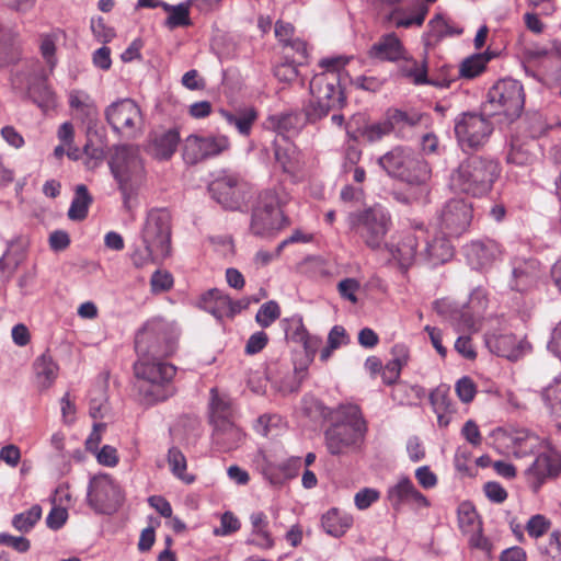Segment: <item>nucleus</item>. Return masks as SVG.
Instances as JSON below:
<instances>
[{
    "label": "nucleus",
    "instance_id": "nucleus-1",
    "mask_svg": "<svg viewBox=\"0 0 561 561\" xmlns=\"http://www.w3.org/2000/svg\"><path fill=\"white\" fill-rule=\"evenodd\" d=\"M176 335L162 320L147 323L137 333L135 348L139 359L134 364L138 379V392L144 403L154 404L172 397L175 389L172 380L176 367L160 360L175 351Z\"/></svg>",
    "mask_w": 561,
    "mask_h": 561
},
{
    "label": "nucleus",
    "instance_id": "nucleus-2",
    "mask_svg": "<svg viewBox=\"0 0 561 561\" xmlns=\"http://www.w3.org/2000/svg\"><path fill=\"white\" fill-rule=\"evenodd\" d=\"M141 247L131 255L136 267L158 263L171 253V217L167 210L154 209L148 213L141 231Z\"/></svg>",
    "mask_w": 561,
    "mask_h": 561
},
{
    "label": "nucleus",
    "instance_id": "nucleus-3",
    "mask_svg": "<svg viewBox=\"0 0 561 561\" xmlns=\"http://www.w3.org/2000/svg\"><path fill=\"white\" fill-rule=\"evenodd\" d=\"M337 420L324 433L325 446L331 455H346L359 448L367 432V423L355 404L340 405Z\"/></svg>",
    "mask_w": 561,
    "mask_h": 561
},
{
    "label": "nucleus",
    "instance_id": "nucleus-4",
    "mask_svg": "<svg viewBox=\"0 0 561 561\" xmlns=\"http://www.w3.org/2000/svg\"><path fill=\"white\" fill-rule=\"evenodd\" d=\"M500 174L496 161L479 156L462 161L451 174V186L472 196H482L491 191Z\"/></svg>",
    "mask_w": 561,
    "mask_h": 561
},
{
    "label": "nucleus",
    "instance_id": "nucleus-5",
    "mask_svg": "<svg viewBox=\"0 0 561 561\" xmlns=\"http://www.w3.org/2000/svg\"><path fill=\"white\" fill-rule=\"evenodd\" d=\"M346 221L350 230L374 251L382 248L392 226L390 213L379 204L348 213Z\"/></svg>",
    "mask_w": 561,
    "mask_h": 561
},
{
    "label": "nucleus",
    "instance_id": "nucleus-6",
    "mask_svg": "<svg viewBox=\"0 0 561 561\" xmlns=\"http://www.w3.org/2000/svg\"><path fill=\"white\" fill-rule=\"evenodd\" d=\"M309 89L311 99L306 106V117L309 122L321 119L331 110L341 108L346 102L336 71L314 75Z\"/></svg>",
    "mask_w": 561,
    "mask_h": 561
},
{
    "label": "nucleus",
    "instance_id": "nucleus-7",
    "mask_svg": "<svg viewBox=\"0 0 561 561\" xmlns=\"http://www.w3.org/2000/svg\"><path fill=\"white\" fill-rule=\"evenodd\" d=\"M110 168L118 183L124 202L127 203L146 180L144 161L138 148L128 145L116 147Z\"/></svg>",
    "mask_w": 561,
    "mask_h": 561
},
{
    "label": "nucleus",
    "instance_id": "nucleus-8",
    "mask_svg": "<svg viewBox=\"0 0 561 561\" xmlns=\"http://www.w3.org/2000/svg\"><path fill=\"white\" fill-rule=\"evenodd\" d=\"M455 135L462 151H478L489 141L494 126L492 121L477 112H465L455 118Z\"/></svg>",
    "mask_w": 561,
    "mask_h": 561
},
{
    "label": "nucleus",
    "instance_id": "nucleus-9",
    "mask_svg": "<svg viewBox=\"0 0 561 561\" xmlns=\"http://www.w3.org/2000/svg\"><path fill=\"white\" fill-rule=\"evenodd\" d=\"M123 500L121 488L108 474H99L91 478L87 501L95 513L111 515L121 507Z\"/></svg>",
    "mask_w": 561,
    "mask_h": 561
},
{
    "label": "nucleus",
    "instance_id": "nucleus-10",
    "mask_svg": "<svg viewBox=\"0 0 561 561\" xmlns=\"http://www.w3.org/2000/svg\"><path fill=\"white\" fill-rule=\"evenodd\" d=\"M105 118L116 134L127 138H135L141 130V111L131 99H123L108 105Z\"/></svg>",
    "mask_w": 561,
    "mask_h": 561
},
{
    "label": "nucleus",
    "instance_id": "nucleus-11",
    "mask_svg": "<svg viewBox=\"0 0 561 561\" xmlns=\"http://www.w3.org/2000/svg\"><path fill=\"white\" fill-rule=\"evenodd\" d=\"M213 198L229 210L241 209L245 204L250 186L242 178L233 173H225L209 185Z\"/></svg>",
    "mask_w": 561,
    "mask_h": 561
},
{
    "label": "nucleus",
    "instance_id": "nucleus-12",
    "mask_svg": "<svg viewBox=\"0 0 561 561\" xmlns=\"http://www.w3.org/2000/svg\"><path fill=\"white\" fill-rule=\"evenodd\" d=\"M491 103L501 107V113L511 119L518 117L524 108L525 94L522 83L507 78L497 81L489 92Z\"/></svg>",
    "mask_w": 561,
    "mask_h": 561
},
{
    "label": "nucleus",
    "instance_id": "nucleus-13",
    "mask_svg": "<svg viewBox=\"0 0 561 561\" xmlns=\"http://www.w3.org/2000/svg\"><path fill=\"white\" fill-rule=\"evenodd\" d=\"M472 220V206L460 198L445 203L437 216L438 227L444 234L459 236L463 233Z\"/></svg>",
    "mask_w": 561,
    "mask_h": 561
},
{
    "label": "nucleus",
    "instance_id": "nucleus-14",
    "mask_svg": "<svg viewBox=\"0 0 561 561\" xmlns=\"http://www.w3.org/2000/svg\"><path fill=\"white\" fill-rule=\"evenodd\" d=\"M229 146V138L224 135L215 137L191 135L185 139L183 158L186 163L196 164L204 159L221 153Z\"/></svg>",
    "mask_w": 561,
    "mask_h": 561
},
{
    "label": "nucleus",
    "instance_id": "nucleus-15",
    "mask_svg": "<svg viewBox=\"0 0 561 561\" xmlns=\"http://www.w3.org/2000/svg\"><path fill=\"white\" fill-rule=\"evenodd\" d=\"M560 471L561 453L550 449L549 453L537 456L525 474L529 486L538 492L547 479L557 477Z\"/></svg>",
    "mask_w": 561,
    "mask_h": 561
},
{
    "label": "nucleus",
    "instance_id": "nucleus-16",
    "mask_svg": "<svg viewBox=\"0 0 561 561\" xmlns=\"http://www.w3.org/2000/svg\"><path fill=\"white\" fill-rule=\"evenodd\" d=\"M387 500L396 511H399L403 505H410L414 508L430 506V501L415 488L412 480L408 477H400L393 485L388 488Z\"/></svg>",
    "mask_w": 561,
    "mask_h": 561
},
{
    "label": "nucleus",
    "instance_id": "nucleus-17",
    "mask_svg": "<svg viewBox=\"0 0 561 561\" xmlns=\"http://www.w3.org/2000/svg\"><path fill=\"white\" fill-rule=\"evenodd\" d=\"M511 265L512 276L508 285L512 290L525 293L536 285L541 274V266L538 260L533 257H514Z\"/></svg>",
    "mask_w": 561,
    "mask_h": 561
},
{
    "label": "nucleus",
    "instance_id": "nucleus-18",
    "mask_svg": "<svg viewBox=\"0 0 561 561\" xmlns=\"http://www.w3.org/2000/svg\"><path fill=\"white\" fill-rule=\"evenodd\" d=\"M502 256L497 242L491 239L471 241L466 245V257L474 270H486Z\"/></svg>",
    "mask_w": 561,
    "mask_h": 561
},
{
    "label": "nucleus",
    "instance_id": "nucleus-19",
    "mask_svg": "<svg viewBox=\"0 0 561 561\" xmlns=\"http://www.w3.org/2000/svg\"><path fill=\"white\" fill-rule=\"evenodd\" d=\"M274 157L277 163L282 167L284 173L288 174L294 182L298 181V173L301 169V153L298 148L291 142L288 136L275 138Z\"/></svg>",
    "mask_w": 561,
    "mask_h": 561
},
{
    "label": "nucleus",
    "instance_id": "nucleus-20",
    "mask_svg": "<svg viewBox=\"0 0 561 561\" xmlns=\"http://www.w3.org/2000/svg\"><path fill=\"white\" fill-rule=\"evenodd\" d=\"M424 239V225L419 224L414 227L413 231L407 232L396 250L392 252L393 257L397 259L402 267H409L414 261H420L422 240Z\"/></svg>",
    "mask_w": 561,
    "mask_h": 561
},
{
    "label": "nucleus",
    "instance_id": "nucleus-21",
    "mask_svg": "<svg viewBox=\"0 0 561 561\" xmlns=\"http://www.w3.org/2000/svg\"><path fill=\"white\" fill-rule=\"evenodd\" d=\"M454 255L450 242L445 237L430 238L427 230L424 228V239L420 254V262L431 266H437L449 261Z\"/></svg>",
    "mask_w": 561,
    "mask_h": 561
},
{
    "label": "nucleus",
    "instance_id": "nucleus-22",
    "mask_svg": "<svg viewBox=\"0 0 561 561\" xmlns=\"http://www.w3.org/2000/svg\"><path fill=\"white\" fill-rule=\"evenodd\" d=\"M370 59L396 62L404 58L407 50L394 33L382 35L367 51Z\"/></svg>",
    "mask_w": 561,
    "mask_h": 561
},
{
    "label": "nucleus",
    "instance_id": "nucleus-23",
    "mask_svg": "<svg viewBox=\"0 0 561 561\" xmlns=\"http://www.w3.org/2000/svg\"><path fill=\"white\" fill-rule=\"evenodd\" d=\"M415 152L407 147H394L383 156L379 157L378 164L392 178H398L403 181V178L409 176L407 168Z\"/></svg>",
    "mask_w": 561,
    "mask_h": 561
},
{
    "label": "nucleus",
    "instance_id": "nucleus-24",
    "mask_svg": "<svg viewBox=\"0 0 561 561\" xmlns=\"http://www.w3.org/2000/svg\"><path fill=\"white\" fill-rule=\"evenodd\" d=\"M243 433L231 420L220 421L218 424H214L213 430V443L214 445L222 450L230 451L240 446L243 439Z\"/></svg>",
    "mask_w": 561,
    "mask_h": 561
},
{
    "label": "nucleus",
    "instance_id": "nucleus-25",
    "mask_svg": "<svg viewBox=\"0 0 561 561\" xmlns=\"http://www.w3.org/2000/svg\"><path fill=\"white\" fill-rule=\"evenodd\" d=\"M430 402L437 416L438 426L447 427L456 412L455 403L449 396V389L444 385L437 387L430 393Z\"/></svg>",
    "mask_w": 561,
    "mask_h": 561
},
{
    "label": "nucleus",
    "instance_id": "nucleus-26",
    "mask_svg": "<svg viewBox=\"0 0 561 561\" xmlns=\"http://www.w3.org/2000/svg\"><path fill=\"white\" fill-rule=\"evenodd\" d=\"M180 141L179 131L169 129L152 135L149 144V152L159 160L170 159L175 152Z\"/></svg>",
    "mask_w": 561,
    "mask_h": 561
},
{
    "label": "nucleus",
    "instance_id": "nucleus-27",
    "mask_svg": "<svg viewBox=\"0 0 561 561\" xmlns=\"http://www.w3.org/2000/svg\"><path fill=\"white\" fill-rule=\"evenodd\" d=\"M285 224L283 213L254 208L252 213L251 230L255 236L264 237L274 230L280 229Z\"/></svg>",
    "mask_w": 561,
    "mask_h": 561
},
{
    "label": "nucleus",
    "instance_id": "nucleus-28",
    "mask_svg": "<svg viewBox=\"0 0 561 561\" xmlns=\"http://www.w3.org/2000/svg\"><path fill=\"white\" fill-rule=\"evenodd\" d=\"M252 526L248 543L254 545L261 549H271L274 546V539L268 529V520L264 513L254 512L250 516Z\"/></svg>",
    "mask_w": 561,
    "mask_h": 561
},
{
    "label": "nucleus",
    "instance_id": "nucleus-29",
    "mask_svg": "<svg viewBox=\"0 0 561 561\" xmlns=\"http://www.w3.org/2000/svg\"><path fill=\"white\" fill-rule=\"evenodd\" d=\"M413 162L409 163L407 168V172L409 178H403V181L409 185H415L421 187V192L427 194L428 186L427 183L432 176V170L426 160H424L420 154L414 153L412 159Z\"/></svg>",
    "mask_w": 561,
    "mask_h": 561
},
{
    "label": "nucleus",
    "instance_id": "nucleus-30",
    "mask_svg": "<svg viewBox=\"0 0 561 561\" xmlns=\"http://www.w3.org/2000/svg\"><path fill=\"white\" fill-rule=\"evenodd\" d=\"M21 41L19 34L8 31L0 36V67L16 64L21 58Z\"/></svg>",
    "mask_w": 561,
    "mask_h": 561
},
{
    "label": "nucleus",
    "instance_id": "nucleus-31",
    "mask_svg": "<svg viewBox=\"0 0 561 561\" xmlns=\"http://www.w3.org/2000/svg\"><path fill=\"white\" fill-rule=\"evenodd\" d=\"M321 524L328 535L339 538L351 528L353 517L337 508H331L322 516Z\"/></svg>",
    "mask_w": 561,
    "mask_h": 561
},
{
    "label": "nucleus",
    "instance_id": "nucleus-32",
    "mask_svg": "<svg viewBox=\"0 0 561 561\" xmlns=\"http://www.w3.org/2000/svg\"><path fill=\"white\" fill-rule=\"evenodd\" d=\"M204 309L211 313L216 319L231 318V308L229 307V296L221 290L214 288L208 290L202 298Z\"/></svg>",
    "mask_w": 561,
    "mask_h": 561
},
{
    "label": "nucleus",
    "instance_id": "nucleus-33",
    "mask_svg": "<svg viewBox=\"0 0 561 561\" xmlns=\"http://www.w3.org/2000/svg\"><path fill=\"white\" fill-rule=\"evenodd\" d=\"M65 32L61 28H53L47 33H42L39 35V51L49 67V71L51 72L56 65H57V58H56V50H57V44L64 39Z\"/></svg>",
    "mask_w": 561,
    "mask_h": 561
},
{
    "label": "nucleus",
    "instance_id": "nucleus-34",
    "mask_svg": "<svg viewBox=\"0 0 561 561\" xmlns=\"http://www.w3.org/2000/svg\"><path fill=\"white\" fill-rule=\"evenodd\" d=\"M486 344L492 353L511 360L517 359L522 354V346L517 345V340L512 334L490 337Z\"/></svg>",
    "mask_w": 561,
    "mask_h": 561
},
{
    "label": "nucleus",
    "instance_id": "nucleus-35",
    "mask_svg": "<svg viewBox=\"0 0 561 561\" xmlns=\"http://www.w3.org/2000/svg\"><path fill=\"white\" fill-rule=\"evenodd\" d=\"M308 118L301 114L289 112L274 115L270 118L272 127L276 130L277 135L275 138L285 136V134H295L304 125Z\"/></svg>",
    "mask_w": 561,
    "mask_h": 561
},
{
    "label": "nucleus",
    "instance_id": "nucleus-36",
    "mask_svg": "<svg viewBox=\"0 0 561 561\" xmlns=\"http://www.w3.org/2000/svg\"><path fill=\"white\" fill-rule=\"evenodd\" d=\"M289 201V194L282 185L266 188L259 195L256 206L254 208H263L264 210L283 213L282 207Z\"/></svg>",
    "mask_w": 561,
    "mask_h": 561
},
{
    "label": "nucleus",
    "instance_id": "nucleus-37",
    "mask_svg": "<svg viewBox=\"0 0 561 561\" xmlns=\"http://www.w3.org/2000/svg\"><path fill=\"white\" fill-rule=\"evenodd\" d=\"M33 367L41 387L48 389L58 376V365L48 353H44L35 359Z\"/></svg>",
    "mask_w": 561,
    "mask_h": 561
},
{
    "label": "nucleus",
    "instance_id": "nucleus-38",
    "mask_svg": "<svg viewBox=\"0 0 561 561\" xmlns=\"http://www.w3.org/2000/svg\"><path fill=\"white\" fill-rule=\"evenodd\" d=\"M497 435H501L505 439H510L512 443L513 454L517 457L533 453L537 446V437L527 431H516L511 435L502 430L496 431Z\"/></svg>",
    "mask_w": 561,
    "mask_h": 561
},
{
    "label": "nucleus",
    "instance_id": "nucleus-39",
    "mask_svg": "<svg viewBox=\"0 0 561 561\" xmlns=\"http://www.w3.org/2000/svg\"><path fill=\"white\" fill-rule=\"evenodd\" d=\"M221 115L226 119V122L230 126H233L242 136L250 135L252 126L257 118V113L252 107L244 108L236 113L221 111Z\"/></svg>",
    "mask_w": 561,
    "mask_h": 561
},
{
    "label": "nucleus",
    "instance_id": "nucleus-40",
    "mask_svg": "<svg viewBox=\"0 0 561 561\" xmlns=\"http://www.w3.org/2000/svg\"><path fill=\"white\" fill-rule=\"evenodd\" d=\"M494 57V54L486 50L484 53L473 54L467 57L459 67L461 78L472 79L482 73L488 62Z\"/></svg>",
    "mask_w": 561,
    "mask_h": 561
},
{
    "label": "nucleus",
    "instance_id": "nucleus-41",
    "mask_svg": "<svg viewBox=\"0 0 561 561\" xmlns=\"http://www.w3.org/2000/svg\"><path fill=\"white\" fill-rule=\"evenodd\" d=\"M168 465L173 476L183 483L192 484L195 481V476L186 472V458L178 447L173 446L168 450Z\"/></svg>",
    "mask_w": 561,
    "mask_h": 561
},
{
    "label": "nucleus",
    "instance_id": "nucleus-42",
    "mask_svg": "<svg viewBox=\"0 0 561 561\" xmlns=\"http://www.w3.org/2000/svg\"><path fill=\"white\" fill-rule=\"evenodd\" d=\"M161 8L169 13L165 19L164 25L170 30L188 26L191 25L190 19V3H180L176 5L169 4L167 2H161Z\"/></svg>",
    "mask_w": 561,
    "mask_h": 561
},
{
    "label": "nucleus",
    "instance_id": "nucleus-43",
    "mask_svg": "<svg viewBox=\"0 0 561 561\" xmlns=\"http://www.w3.org/2000/svg\"><path fill=\"white\" fill-rule=\"evenodd\" d=\"M92 203L85 185L80 184L76 188L75 197L68 209V217L71 220H83L88 216L89 206Z\"/></svg>",
    "mask_w": 561,
    "mask_h": 561
},
{
    "label": "nucleus",
    "instance_id": "nucleus-44",
    "mask_svg": "<svg viewBox=\"0 0 561 561\" xmlns=\"http://www.w3.org/2000/svg\"><path fill=\"white\" fill-rule=\"evenodd\" d=\"M401 60H403V64L399 69L401 76L410 79L415 84L428 83L427 69L424 62H419L413 58H408L407 55H404V58Z\"/></svg>",
    "mask_w": 561,
    "mask_h": 561
},
{
    "label": "nucleus",
    "instance_id": "nucleus-45",
    "mask_svg": "<svg viewBox=\"0 0 561 561\" xmlns=\"http://www.w3.org/2000/svg\"><path fill=\"white\" fill-rule=\"evenodd\" d=\"M210 393V421L213 425L220 423V421H230L232 415L230 401L225 397H220L216 389H211Z\"/></svg>",
    "mask_w": 561,
    "mask_h": 561
},
{
    "label": "nucleus",
    "instance_id": "nucleus-46",
    "mask_svg": "<svg viewBox=\"0 0 561 561\" xmlns=\"http://www.w3.org/2000/svg\"><path fill=\"white\" fill-rule=\"evenodd\" d=\"M42 517V507L34 504L25 512L15 514L12 518V526L20 533L31 531Z\"/></svg>",
    "mask_w": 561,
    "mask_h": 561
},
{
    "label": "nucleus",
    "instance_id": "nucleus-47",
    "mask_svg": "<svg viewBox=\"0 0 561 561\" xmlns=\"http://www.w3.org/2000/svg\"><path fill=\"white\" fill-rule=\"evenodd\" d=\"M45 80L38 84H30L28 94L41 108L48 110L55 105V94Z\"/></svg>",
    "mask_w": 561,
    "mask_h": 561
},
{
    "label": "nucleus",
    "instance_id": "nucleus-48",
    "mask_svg": "<svg viewBox=\"0 0 561 561\" xmlns=\"http://www.w3.org/2000/svg\"><path fill=\"white\" fill-rule=\"evenodd\" d=\"M533 160V153L526 144H523L518 138L511 141L510 150L506 156L507 163L516 165H525Z\"/></svg>",
    "mask_w": 561,
    "mask_h": 561
},
{
    "label": "nucleus",
    "instance_id": "nucleus-49",
    "mask_svg": "<svg viewBox=\"0 0 561 561\" xmlns=\"http://www.w3.org/2000/svg\"><path fill=\"white\" fill-rule=\"evenodd\" d=\"M69 105L85 116L96 114V108L91 96L81 90H72L69 93Z\"/></svg>",
    "mask_w": 561,
    "mask_h": 561
},
{
    "label": "nucleus",
    "instance_id": "nucleus-50",
    "mask_svg": "<svg viewBox=\"0 0 561 561\" xmlns=\"http://www.w3.org/2000/svg\"><path fill=\"white\" fill-rule=\"evenodd\" d=\"M538 549L546 561H561V530H553L548 542L540 545Z\"/></svg>",
    "mask_w": 561,
    "mask_h": 561
},
{
    "label": "nucleus",
    "instance_id": "nucleus-51",
    "mask_svg": "<svg viewBox=\"0 0 561 561\" xmlns=\"http://www.w3.org/2000/svg\"><path fill=\"white\" fill-rule=\"evenodd\" d=\"M392 130V123L387 119L365 126L360 135L368 142H376L389 135Z\"/></svg>",
    "mask_w": 561,
    "mask_h": 561
},
{
    "label": "nucleus",
    "instance_id": "nucleus-52",
    "mask_svg": "<svg viewBox=\"0 0 561 561\" xmlns=\"http://www.w3.org/2000/svg\"><path fill=\"white\" fill-rule=\"evenodd\" d=\"M280 316V309L276 301L264 302L256 312L255 321L262 328H268Z\"/></svg>",
    "mask_w": 561,
    "mask_h": 561
},
{
    "label": "nucleus",
    "instance_id": "nucleus-53",
    "mask_svg": "<svg viewBox=\"0 0 561 561\" xmlns=\"http://www.w3.org/2000/svg\"><path fill=\"white\" fill-rule=\"evenodd\" d=\"M450 321L458 331L476 330V317L471 313L469 307L450 312Z\"/></svg>",
    "mask_w": 561,
    "mask_h": 561
},
{
    "label": "nucleus",
    "instance_id": "nucleus-54",
    "mask_svg": "<svg viewBox=\"0 0 561 561\" xmlns=\"http://www.w3.org/2000/svg\"><path fill=\"white\" fill-rule=\"evenodd\" d=\"M430 26L433 35L436 38H442L446 36H454L462 34V28L451 25L449 21H447L442 15H437L430 21Z\"/></svg>",
    "mask_w": 561,
    "mask_h": 561
},
{
    "label": "nucleus",
    "instance_id": "nucleus-55",
    "mask_svg": "<svg viewBox=\"0 0 561 561\" xmlns=\"http://www.w3.org/2000/svg\"><path fill=\"white\" fill-rule=\"evenodd\" d=\"M422 117L423 115L415 111L405 112L401 110H393L388 119L392 123L393 128L394 125L415 126L421 123Z\"/></svg>",
    "mask_w": 561,
    "mask_h": 561
},
{
    "label": "nucleus",
    "instance_id": "nucleus-56",
    "mask_svg": "<svg viewBox=\"0 0 561 561\" xmlns=\"http://www.w3.org/2000/svg\"><path fill=\"white\" fill-rule=\"evenodd\" d=\"M300 465L299 458L288 459L282 463H278L279 474L272 476V484H280L285 480L291 479L296 476Z\"/></svg>",
    "mask_w": 561,
    "mask_h": 561
},
{
    "label": "nucleus",
    "instance_id": "nucleus-57",
    "mask_svg": "<svg viewBox=\"0 0 561 561\" xmlns=\"http://www.w3.org/2000/svg\"><path fill=\"white\" fill-rule=\"evenodd\" d=\"M550 519L541 514L531 516L526 524V530L533 538H539L543 536L550 529Z\"/></svg>",
    "mask_w": 561,
    "mask_h": 561
},
{
    "label": "nucleus",
    "instance_id": "nucleus-58",
    "mask_svg": "<svg viewBox=\"0 0 561 561\" xmlns=\"http://www.w3.org/2000/svg\"><path fill=\"white\" fill-rule=\"evenodd\" d=\"M456 393L459 398V400L463 403L471 402L477 393V387L473 380L468 377L463 376L461 377L455 386Z\"/></svg>",
    "mask_w": 561,
    "mask_h": 561
},
{
    "label": "nucleus",
    "instance_id": "nucleus-59",
    "mask_svg": "<svg viewBox=\"0 0 561 561\" xmlns=\"http://www.w3.org/2000/svg\"><path fill=\"white\" fill-rule=\"evenodd\" d=\"M286 336L295 342L304 343L307 346L309 334L302 323L301 318H293L288 321Z\"/></svg>",
    "mask_w": 561,
    "mask_h": 561
},
{
    "label": "nucleus",
    "instance_id": "nucleus-60",
    "mask_svg": "<svg viewBox=\"0 0 561 561\" xmlns=\"http://www.w3.org/2000/svg\"><path fill=\"white\" fill-rule=\"evenodd\" d=\"M360 284L355 278H344L339 282L337 284V291L340 296L352 304L357 302V296L356 293L359 290Z\"/></svg>",
    "mask_w": 561,
    "mask_h": 561
},
{
    "label": "nucleus",
    "instance_id": "nucleus-61",
    "mask_svg": "<svg viewBox=\"0 0 561 561\" xmlns=\"http://www.w3.org/2000/svg\"><path fill=\"white\" fill-rule=\"evenodd\" d=\"M150 285L153 293H162L172 287L173 277L169 272L158 270L152 274Z\"/></svg>",
    "mask_w": 561,
    "mask_h": 561
},
{
    "label": "nucleus",
    "instance_id": "nucleus-62",
    "mask_svg": "<svg viewBox=\"0 0 561 561\" xmlns=\"http://www.w3.org/2000/svg\"><path fill=\"white\" fill-rule=\"evenodd\" d=\"M239 528V519L231 512H226L221 515L220 527L216 528L214 534L217 536H227L237 531Z\"/></svg>",
    "mask_w": 561,
    "mask_h": 561
},
{
    "label": "nucleus",
    "instance_id": "nucleus-63",
    "mask_svg": "<svg viewBox=\"0 0 561 561\" xmlns=\"http://www.w3.org/2000/svg\"><path fill=\"white\" fill-rule=\"evenodd\" d=\"M0 545L13 548L20 553H24L30 550L31 542L25 537H15L7 533L0 534Z\"/></svg>",
    "mask_w": 561,
    "mask_h": 561
},
{
    "label": "nucleus",
    "instance_id": "nucleus-64",
    "mask_svg": "<svg viewBox=\"0 0 561 561\" xmlns=\"http://www.w3.org/2000/svg\"><path fill=\"white\" fill-rule=\"evenodd\" d=\"M379 499V492L375 489L365 488L355 494L354 502L358 510L368 508Z\"/></svg>",
    "mask_w": 561,
    "mask_h": 561
}]
</instances>
